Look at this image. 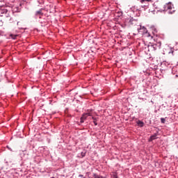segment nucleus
<instances>
[{
	"instance_id": "obj_1",
	"label": "nucleus",
	"mask_w": 178,
	"mask_h": 178,
	"mask_svg": "<svg viewBox=\"0 0 178 178\" xmlns=\"http://www.w3.org/2000/svg\"><path fill=\"white\" fill-rule=\"evenodd\" d=\"M0 16H5L8 20H12V11L9 10V7L0 6Z\"/></svg>"
},
{
	"instance_id": "obj_2",
	"label": "nucleus",
	"mask_w": 178,
	"mask_h": 178,
	"mask_svg": "<svg viewBox=\"0 0 178 178\" xmlns=\"http://www.w3.org/2000/svg\"><path fill=\"white\" fill-rule=\"evenodd\" d=\"M163 8L164 9L163 10V12H168V13L170 15H172L175 12V7H173V4L171 3H168L164 5Z\"/></svg>"
},
{
	"instance_id": "obj_3",
	"label": "nucleus",
	"mask_w": 178,
	"mask_h": 178,
	"mask_svg": "<svg viewBox=\"0 0 178 178\" xmlns=\"http://www.w3.org/2000/svg\"><path fill=\"white\" fill-rule=\"evenodd\" d=\"M45 10L49 13H55V6L52 3L47 4L45 8Z\"/></svg>"
},
{
	"instance_id": "obj_4",
	"label": "nucleus",
	"mask_w": 178,
	"mask_h": 178,
	"mask_svg": "<svg viewBox=\"0 0 178 178\" xmlns=\"http://www.w3.org/2000/svg\"><path fill=\"white\" fill-rule=\"evenodd\" d=\"M162 43L161 42H156L155 43L152 44L149 47L152 48L153 51H156V49H161Z\"/></svg>"
},
{
	"instance_id": "obj_5",
	"label": "nucleus",
	"mask_w": 178,
	"mask_h": 178,
	"mask_svg": "<svg viewBox=\"0 0 178 178\" xmlns=\"http://www.w3.org/2000/svg\"><path fill=\"white\" fill-rule=\"evenodd\" d=\"M164 54H172L173 55V52H175V49L171 47L170 46H165L163 49Z\"/></svg>"
},
{
	"instance_id": "obj_6",
	"label": "nucleus",
	"mask_w": 178,
	"mask_h": 178,
	"mask_svg": "<svg viewBox=\"0 0 178 178\" xmlns=\"http://www.w3.org/2000/svg\"><path fill=\"white\" fill-rule=\"evenodd\" d=\"M42 10H44V8H40L39 10L36 11L35 13V16L41 19V16H44V13H42Z\"/></svg>"
},
{
	"instance_id": "obj_7",
	"label": "nucleus",
	"mask_w": 178,
	"mask_h": 178,
	"mask_svg": "<svg viewBox=\"0 0 178 178\" xmlns=\"http://www.w3.org/2000/svg\"><path fill=\"white\" fill-rule=\"evenodd\" d=\"M11 11L12 15L13 13H17V12H20V8L18 6H13L12 9H9Z\"/></svg>"
},
{
	"instance_id": "obj_8",
	"label": "nucleus",
	"mask_w": 178,
	"mask_h": 178,
	"mask_svg": "<svg viewBox=\"0 0 178 178\" xmlns=\"http://www.w3.org/2000/svg\"><path fill=\"white\" fill-rule=\"evenodd\" d=\"M138 33H147V29L145 26H140L139 28H138Z\"/></svg>"
},
{
	"instance_id": "obj_9",
	"label": "nucleus",
	"mask_w": 178,
	"mask_h": 178,
	"mask_svg": "<svg viewBox=\"0 0 178 178\" xmlns=\"http://www.w3.org/2000/svg\"><path fill=\"white\" fill-rule=\"evenodd\" d=\"M87 118H88V116L86 115V113H83L81 118V123H83L84 120L87 119Z\"/></svg>"
},
{
	"instance_id": "obj_10",
	"label": "nucleus",
	"mask_w": 178,
	"mask_h": 178,
	"mask_svg": "<svg viewBox=\"0 0 178 178\" xmlns=\"http://www.w3.org/2000/svg\"><path fill=\"white\" fill-rule=\"evenodd\" d=\"M136 123L139 127H144V122L143 121L139 120L136 122Z\"/></svg>"
},
{
	"instance_id": "obj_11",
	"label": "nucleus",
	"mask_w": 178,
	"mask_h": 178,
	"mask_svg": "<svg viewBox=\"0 0 178 178\" xmlns=\"http://www.w3.org/2000/svg\"><path fill=\"white\" fill-rule=\"evenodd\" d=\"M154 140H156V134L151 136L149 141H154Z\"/></svg>"
},
{
	"instance_id": "obj_12",
	"label": "nucleus",
	"mask_w": 178,
	"mask_h": 178,
	"mask_svg": "<svg viewBox=\"0 0 178 178\" xmlns=\"http://www.w3.org/2000/svg\"><path fill=\"white\" fill-rule=\"evenodd\" d=\"M94 178H106V177H102V175H98V174L94 173L93 174Z\"/></svg>"
},
{
	"instance_id": "obj_13",
	"label": "nucleus",
	"mask_w": 178,
	"mask_h": 178,
	"mask_svg": "<svg viewBox=\"0 0 178 178\" xmlns=\"http://www.w3.org/2000/svg\"><path fill=\"white\" fill-rule=\"evenodd\" d=\"M92 119L93 120V123H94L95 126H97L98 123L97 122V118L92 117Z\"/></svg>"
},
{
	"instance_id": "obj_14",
	"label": "nucleus",
	"mask_w": 178,
	"mask_h": 178,
	"mask_svg": "<svg viewBox=\"0 0 178 178\" xmlns=\"http://www.w3.org/2000/svg\"><path fill=\"white\" fill-rule=\"evenodd\" d=\"M134 22H137L136 19H134V18H131L130 19H129V23L131 24H134Z\"/></svg>"
},
{
	"instance_id": "obj_15",
	"label": "nucleus",
	"mask_w": 178,
	"mask_h": 178,
	"mask_svg": "<svg viewBox=\"0 0 178 178\" xmlns=\"http://www.w3.org/2000/svg\"><path fill=\"white\" fill-rule=\"evenodd\" d=\"M10 37H11V38H12L13 40H16V37H17V35H15V34L11 33V34L10 35Z\"/></svg>"
},
{
	"instance_id": "obj_16",
	"label": "nucleus",
	"mask_w": 178,
	"mask_h": 178,
	"mask_svg": "<svg viewBox=\"0 0 178 178\" xmlns=\"http://www.w3.org/2000/svg\"><path fill=\"white\" fill-rule=\"evenodd\" d=\"M81 158H84V156H86V152H81Z\"/></svg>"
},
{
	"instance_id": "obj_17",
	"label": "nucleus",
	"mask_w": 178,
	"mask_h": 178,
	"mask_svg": "<svg viewBox=\"0 0 178 178\" xmlns=\"http://www.w3.org/2000/svg\"><path fill=\"white\" fill-rule=\"evenodd\" d=\"M165 122H166V120L165 118H161V123H165Z\"/></svg>"
},
{
	"instance_id": "obj_18",
	"label": "nucleus",
	"mask_w": 178,
	"mask_h": 178,
	"mask_svg": "<svg viewBox=\"0 0 178 178\" xmlns=\"http://www.w3.org/2000/svg\"><path fill=\"white\" fill-rule=\"evenodd\" d=\"M85 115H87L88 117L92 116V113H85Z\"/></svg>"
},
{
	"instance_id": "obj_19",
	"label": "nucleus",
	"mask_w": 178,
	"mask_h": 178,
	"mask_svg": "<svg viewBox=\"0 0 178 178\" xmlns=\"http://www.w3.org/2000/svg\"><path fill=\"white\" fill-rule=\"evenodd\" d=\"M152 0H140V2H151Z\"/></svg>"
},
{
	"instance_id": "obj_20",
	"label": "nucleus",
	"mask_w": 178,
	"mask_h": 178,
	"mask_svg": "<svg viewBox=\"0 0 178 178\" xmlns=\"http://www.w3.org/2000/svg\"><path fill=\"white\" fill-rule=\"evenodd\" d=\"M79 177L86 178V177H84V175H79Z\"/></svg>"
},
{
	"instance_id": "obj_21",
	"label": "nucleus",
	"mask_w": 178,
	"mask_h": 178,
	"mask_svg": "<svg viewBox=\"0 0 178 178\" xmlns=\"http://www.w3.org/2000/svg\"><path fill=\"white\" fill-rule=\"evenodd\" d=\"M163 65H166V63H163V64H162V66H163Z\"/></svg>"
}]
</instances>
